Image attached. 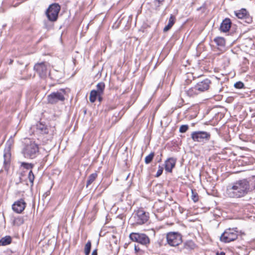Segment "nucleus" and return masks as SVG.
Returning a JSON list of instances; mask_svg holds the SVG:
<instances>
[{"label": "nucleus", "instance_id": "nucleus-26", "mask_svg": "<svg viewBox=\"0 0 255 255\" xmlns=\"http://www.w3.org/2000/svg\"><path fill=\"white\" fill-rule=\"evenodd\" d=\"M98 94L96 92L95 90H93L91 91L90 94L89 100L91 103H94L96 100Z\"/></svg>", "mask_w": 255, "mask_h": 255}, {"label": "nucleus", "instance_id": "nucleus-20", "mask_svg": "<svg viewBox=\"0 0 255 255\" xmlns=\"http://www.w3.org/2000/svg\"><path fill=\"white\" fill-rule=\"evenodd\" d=\"M175 21V17L173 15L171 14L170 18L169 19V20H168V23L167 25L166 26H165V27L164 28L163 31L167 32V31H168L172 27V26L174 25Z\"/></svg>", "mask_w": 255, "mask_h": 255}, {"label": "nucleus", "instance_id": "nucleus-8", "mask_svg": "<svg viewBox=\"0 0 255 255\" xmlns=\"http://www.w3.org/2000/svg\"><path fill=\"white\" fill-rule=\"evenodd\" d=\"M191 137L194 141L206 142L211 138V134L205 131H195L191 134Z\"/></svg>", "mask_w": 255, "mask_h": 255}, {"label": "nucleus", "instance_id": "nucleus-11", "mask_svg": "<svg viewBox=\"0 0 255 255\" xmlns=\"http://www.w3.org/2000/svg\"><path fill=\"white\" fill-rule=\"evenodd\" d=\"M34 69L37 72L41 78H44L47 74V68L45 62L35 64Z\"/></svg>", "mask_w": 255, "mask_h": 255}, {"label": "nucleus", "instance_id": "nucleus-19", "mask_svg": "<svg viewBox=\"0 0 255 255\" xmlns=\"http://www.w3.org/2000/svg\"><path fill=\"white\" fill-rule=\"evenodd\" d=\"M185 92L187 95L189 97H193L198 95L200 93L198 90H197L196 85L189 88L188 90H186Z\"/></svg>", "mask_w": 255, "mask_h": 255}, {"label": "nucleus", "instance_id": "nucleus-37", "mask_svg": "<svg viewBox=\"0 0 255 255\" xmlns=\"http://www.w3.org/2000/svg\"><path fill=\"white\" fill-rule=\"evenodd\" d=\"M124 17H122V15H121V16L119 17V21L118 22V25H119L122 22V21L124 19Z\"/></svg>", "mask_w": 255, "mask_h": 255}, {"label": "nucleus", "instance_id": "nucleus-27", "mask_svg": "<svg viewBox=\"0 0 255 255\" xmlns=\"http://www.w3.org/2000/svg\"><path fill=\"white\" fill-rule=\"evenodd\" d=\"M91 241H88L86 244L84 248V253L85 255H89L91 252Z\"/></svg>", "mask_w": 255, "mask_h": 255}, {"label": "nucleus", "instance_id": "nucleus-40", "mask_svg": "<svg viewBox=\"0 0 255 255\" xmlns=\"http://www.w3.org/2000/svg\"><path fill=\"white\" fill-rule=\"evenodd\" d=\"M91 255H98V250L95 249L92 253Z\"/></svg>", "mask_w": 255, "mask_h": 255}, {"label": "nucleus", "instance_id": "nucleus-25", "mask_svg": "<svg viewBox=\"0 0 255 255\" xmlns=\"http://www.w3.org/2000/svg\"><path fill=\"white\" fill-rule=\"evenodd\" d=\"M214 42L218 46L221 47H224L225 45V40L223 37H216L214 39Z\"/></svg>", "mask_w": 255, "mask_h": 255}, {"label": "nucleus", "instance_id": "nucleus-38", "mask_svg": "<svg viewBox=\"0 0 255 255\" xmlns=\"http://www.w3.org/2000/svg\"><path fill=\"white\" fill-rule=\"evenodd\" d=\"M251 187L252 188V191H255V180L254 181V182L253 184H250Z\"/></svg>", "mask_w": 255, "mask_h": 255}, {"label": "nucleus", "instance_id": "nucleus-39", "mask_svg": "<svg viewBox=\"0 0 255 255\" xmlns=\"http://www.w3.org/2000/svg\"><path fill=\"white\" fill-rule=\"evenodd\" d=\"M102 96L103 95H98V96H97L98 100L100 102H101L103 100Z\"/></svg>", "mask_w": 255, "mask_h": 255}, {"label": "nucleus", "instance_id": "nucleus-7", "mask_svg": "<svg viewBox=\"0 0 255 255\" xmlns=\"http://www.w3.org/2000/svg\"><path fill=\"white\" fill-rule=\"evenodd\" d=\"M61 7L58 3L51 4L46 11V15L50 21H55L57 19Z\"/></svg>", "mask_w": 255, "mask_h": 255}, {"label": "nucleus", "instance_id": "nucleus-28", "mask_svg": "<svg viewBox=\"0 0 255 255\" xmlns=\"http://www.w3.org/2000/svg\"><path fill=\"white\" fill-rule=\"evenodd\" d=\"M154 156V152H151L149 155L146 156L145 158V163L146 164H149L150 163L152 160H153V158Z\"/></svg>", "mask_w": 255, "mask_h": 255}, {"label": "nucleus", "instance_id": "nucleus-31", "mask_svg": "<svg viewBox=\"0 0 255 255\" xmlns=\"http://www.w3.org/2000/svg\"><path fill=\"white\" fill-rule=\"evenodd\" d=\"M189 128V127L187 125H182L179 128V132L181 133L185 132Z\"/></svg>", "mask_w": 255, "mask_h": 255}, {"label": "nucleus", "instance_id": "nucleus-32", "mask_svg": "<svg viewBox=\"0 0 255 255\" xmlns=\"http://www.w3.org/2000/svg\"><path fill=\"white\" fill-rule=\"evenodd\" d=\"M191 198L194 202H196L198 201V195L196 192H194L192 190Z\"/></svg>", "mask_w": 255, "mask_h": 255}, {"label": "nucleus", "instance_id": "nucleus-41", "mask_svg": "<svg viewBox=\"0 0 255 255\" xmlns=\"http://www.w3.org/2000/svg\"><path fill=\"white\" fill-rule=\"evenodd\" d=\"M216 255H225V253L224 252H217Z\"/></svg>", "mask_w": 255, "mask_h": 255}, {"label": "nucleus", "instance_id": "nucleus-34", "mask_svg": "<svg viewBox=\"0 0 255 255\" xmlns=\"http://www.w3.org/2000/svg\"><path fill=\"white\" fill-rule=\"evenodd\" d=\"M164 0H154L155 5L156 6V9H158L161 5L162 4Z\"/></svg>", "mask_w": 255, "mask_h": 255}, {"label": "nucleus", "instance_id": "nucleus-22", "mask_svg": "<svg viewBox=\"0 0 255 255\" xmlns=\"http://www.w3.org/2000/svg\"><path fill=\"white\" fill-rule=\"evenodd\" d=\"M98 174L97 172L93 173L90 174L88 178V180L86 183V187H88L97 178Z\"/></svg>", "mask_w": 255, "mask_h": 255}, {"label": "nucleus", "instance_id": "nucleus-13", "mask_svg": "<svg viewBox=\"0 0 255 255\" xmlns=\"http://www.w3.org/2000/svg\"><path fill=\"white\" fill-rule=\"evenodd\" d=\"M26 203L23 199H20L15 202L12 205V209L14 212L20 214L25 209Z\"/></svg>", "mask_w": 255, "mask_h": 255}, {"label": "nucleus", "instance_id": "nucleus-21", "mask_svg": "<svg viewBox=\"0 0 255 255\" xmlns=\"http://www.w3.org/2000/svg\"><path fill=\"white\" fill-rule=\"evenodd\" d=\"M24 222V220L22 216H17L15 217L13 220L12 224L14 226H19L22 225Z\"/></svg>", "mask_w": 255, "mask_h": 255}, {"label": "nucleus", "instance_id": "nucleus-14", "mask_svg": "<svg viewBox=\"0 0 255 255\" xmlns=\"http://www.w3.org/2000/svg\"><path fill=\"white\" fill-rule=\"evenodd\" d=\"M211 84V80L209 79H205L204 80L198 82L196 85V88L199 92H204L209 89Z\"/></svg>", "mask_w": 255, "mask_h": 255}, {"label": "nucleus", "instance_id": "nucleus-3", "mask_svg": "<svg viewBox=\"0 0 255 255\" xmlns=\"http://www.w3.org/2000/svg\"><path fill=\"white\" fill-rule=\"evenodd\" d=\"M149 213L142 209L135 211L132 214L131 220L134 221L133 224L136 225H142L146 223L149 220Z\"/></svg>", "mask_w": 255, "mask_h": 255}, {"label": "nucleus", "instance_id": "nucleus-1", "mask_svg": "<svg viewBox=\"0 0 255 255\" xmlns=\"http://www.w3.org/2000/svg\"><path fill=\"white\" fill-rule=\"evenodd\" d=\"M252 191L250 181L247 179L239 180L227 187L226 194L230 198L244 197Z\"/></svg>", "mask_w": 255, "mask_h": 255}, {"label": "nucleus", "instance_id": "nucleus-42", "mask_svg": "<svg viewBox=\"0 0 255 255\" xmlns=\"http://www.w3.org/2000/svg\"><path fill=\"white\" fill-rule=\"evenodd\" d=\"M128 245V244H125V246H124V247H125V248H127Z\"/></svg>", "mask_w": 255, "mask_h": 255}, {"label": "nucleus", "instance_id": "nucleus-30", "mask_svg": "<svg viewBox=\"0 0 255 255\" xmlns=\"http://www.w3.org/2000/svg\"><path fill=\"white\" fill-rule=\"evenodd\" d=\"M21 166H22L24 169L27 170L30 169V170H31L33 167V164L25 162L21 163Z\"/></svg>", "mask_w": 255, "mask_h": 255}, {"label": "nucleus", "instance_id": "nucleus-18", "mask_svg": "<svg viewBox=\"0 0 255 255\" xmlns=\"http://www.w3.org/2000/svg\"><path fill=\"white\" fill-rule=\"evenodd\" d=\"M223 82L220 81L218 79H216L214 82L213 86L211 87L212 90L215 94H217L220 93L223 90Z\"/></svg>", "mask_w": 255, "mask_h": 255}, {"label": "nucleus", "instance_id": "nucleus-5", "mask_svg": "<svg viewBox=\"0 0 255 255\" xmlns=\"http://www.w3.org/2000/svg\"><path fill=\"white\" fill-rule=\"evenodd\" d=\"M129 238L132 242H137L146 247L150 244L149 238L144 233L132 232L129 234Z\"/></svg>", "mask_w": 255, "mask_h": 255}, {"label": "nucleus", "instance_id": "nucleus-12", "mask_svg": "<svg viewBox=\"0 0 255 255\" xmlns=\"http://www.w3.org/2000/svg\"><path fill=\"white\" fill-rule=\"evenodd\" d=\"M235 15L240 19H245V21L248 23L252 22V17L249 15L246 9L242 8L241 10L235 11Z\"/></svg>", "mask_w": 255, "mask_h": 255}, {"label": "nucleus", "instance_id": "nucleus-9", "mask_svg": "<svg viewBox=\"0 0 255 255\" xmlns=\"http://www.w3.org/2000/svg\"><path fill=\"white\" fill-rule=\"evenodd\" d=\"M166 240L170 246L176 247L182 243V236L178 232H170L166 235Z\"/></svg>", "mask_w": 255, "mask_h": 255}, {"label": "nucleus", "instance_id": "nucleus-15", "mask_svg": "<svg viewBox=\"0 0 255 255\" xmlns=\"http://www.w3.org/2000/svg\"><path fill=\"white\" fill-rule=\"evenodd\" d=\"M176 159L173 157L169 158L165 162V169L168 172H172L173 168L175 167Z\"/></svg>", "mask_w": 255, "mask_h": 255}, {"label": "nucleus", "instance_id": "nucleus-33", "mask_svg": "<svg viewBox=\"0 0 255 255\" xmlns=\"http://www.w3.org/2000/svg\"><path fill=\"white\" fill-rule=\"evenodd\" d=\"M234 87L237 89H242L244 87V84L241 81H239L235 83Z\"/></svg>", "mask_w": 255, "mask_h": 255}, {"label": "nucleus", "instance_id": "nucleus-16", "mask_svg": "<svg viewBox=\"0 0 255 255\" xmlns=\"http://www.w3.org/2000/svg\"><path fill=\"white\" fill-rule=\"evenodd\" d=\"M11 154L8 149H5L3 153V168L6 171L9 169V166L10 162Z\"/></svg>", "mask_w": 255, "mask_h": 255}, {"label": "nucleus", "instance_id": "nucleus-29", "mask_svg": "<svg viewBox=\"0 0 255 255\" xmlns=\"http://www.w3.org/2000/svg\"><path fill=\"white\" fill-rule=\"evenodd\" d=\"M34 178V175L32 172V170H30L28 172V178L30 182L31 183V185H33Z\"/></svg>", "mask_w": 255, "mask_h": 255}, {"label": "nucleus", "instance_id": "nucleus-23", "mask_svg": "<svg viewBox=\"0 0 255 255\" xmlns=\"http://www.w3.org/2000/svg\"><path fill=\"white\" fill-rule=\"evenodd\" d=\"M11 238L10 236H7L2 238L0 240V246H6L11 243Z\"/></svg>", "mask_w": 255, "mask_h": 255}, {"label": "nucleus", "instance_id": "nucleus-2", "mask_svg": "<svg viewBox=\"0 0 255 255\" xmlns=\"http://www.w3.org/2000/svg\"><path fill=\"white\" fill-rule=\"evenodd\" d=\"M39 152L38 145L34 141L28 139L25 143L22 153L26 158H34Z\"/></svg>", "mask_w": 255, "mask_h": 255}, {"label": "nucleus", "instance_id": "nucleus-35", "mask_svg": "<svg viewBox=\"0 0 255 255\" xmlns=\"http://www.w3.org/2000/svg\"><path fill=\"white\" fill-rule=\"evenodd\" d=\"M162 172H163V168L161 166L159 165L158 169L156 172L155 176L156 177H158L162 174Z\"/></svg>", "mask_w": 255, "mask_h": 255}, {"label": "nucleus", "instance_id": "nucleus-24", "mask_svg": "<svg viewBox=\"0 0 255 255\" xmlns=\"http://www.w3.org/2000/svg\"><path fill=\"white\" fill-rule=\"evenodd\" d=\"M96 87L97 90H96V92H97L99 95H103L105 88V83L104 82H100L98 83Z\"/></svg>", "mask_w": 255, "mask_h": 255}, {"label": "nucleus", "instance_id": "nucleus-10", "mask_svg": "<svg viewBox=\"0 0 255 255\" xmlns=\"http://www.w3.org/2000/svg\"><path fill=\"white\" fill-rule=\"evenodd\" d=\"M36 132L44 136L43 138L44 142L51 140L52 138V134H49V129L47 126L43 125L42 123L37 124Z\"/></svg>", "mask_w": 255, "mask_h": 255}, {"label": "nucleus", "instance_id": "nucleus-36", "mask_svg": "<svg viewBox=\"0 0 255 255\" xmlns=\"http://www.w3.org/2000/svg\"><path fill=\"white\" fill-rule=\"evenodd\" d=\"M134 250L135 251V253L137 254L139 253H140L141 251L140 249V248L138 247V245H134Z\"/></svg>", "mask_w": 255, "mask_h": 255}, {"label": "nucleus", "instance_id": "nucleus-43", "mask_svg": "<svg viewBox=\"0 0 255 255\" xmlns=\"http://www.w3.org/2000/svg\"><path fill=\"white\" fill-rule=\"evenodd\" d=\"M254 121L255 122V119H254Z\"/></svg>", "mask_w": 255, "mask_h": 255}, {"label": "nucleus", "instance_id": "nucleus-17", "mask_svg": "<svg viewBox=\"0 0 255 255\" xmlns=\"http://www.w3.org/2000/svg\"><path fill=\"white\" fill-rule=\"evenodd\" d=\"M232 24V22L230 18H226L222 22L220 29L221 31L226 32L229 31Z\"/></svg>", "mask_w": 255, "mask_h": 255}, {"label": "nucleus", "instance_id": "nucleus-4", "mask_svg": "<svg viewBox=\"0 0 255 255\" xmlns=\"http://www.w3.org/2000/svg\"><path fill=\"white\" fill-rule=\"evenodd\" d=\"M238 237L237 228L226 229L220 236V241L224 243H230L236 240Z\"/></svg>", "mask_w": 255, "mask_h": 255}, {"label": "nucleus", "instance_id": "nucleus-6", "mask_svg": "<svg viewBox=\"0 0 255 255\" xmlns=\"http://www.w3.org/2000/svg\"><path fill=\"white\" fill-rule=\"evenodd\" d=\"M65 91L63 89L52 92L47 96V102L48 104L54 105L59 102H63L65 100Z\"/></svg>", "mask_w": 255, "mask_h": 255}]
</instances>
